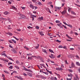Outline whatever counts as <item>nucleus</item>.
Here are the masks:
<instances>
[{
	"instance_id": "obj_1",
	"label": "nucleus",
	"mask_w": 80,
	"mask_h": 80,
	"mask_svg": "<svg viewBox=\"0 0 80 80\" xmlns=\"http://www.w3.org/2000/svg\"><path fill=\"white\" fill-rule=\"evenodd\" d=\"M15 78H17L19 80H23V79L22 78V77L20 76H15Z\"/></svg>"
},
{
	"instance_id": "obj_2",
	"label": "nucleus",
	"mask_w": 80,
	"mask_h": 80,
	"mask_svg": "<svg viewBox=\"0 0 80 80\" xmlns=\"http://www.w3.org/2000/svg\"><path fill=\"white\" fill-rule=\"evenodd\" d=\"M75 66L74 63L72 62L71 64V67H70V68H75Z\"/></svg>"
},
{
	"instance_id": "obj_3",
	"label": "nucleus",
	"mask_w": 80,
	"mask_h": 80,
	"mask_svg": "<svg viewBox=\"0 0 80 80\" xmlns=\"http://www.w3.org/2000/svg\"><path fill=\"white\" fill-rule=\"evenodd\" d=\"M66 13H67V11L65 10H64L62 12H61V13L62 15H65Z\"/></svg>"
},
{
	"instance_id": "obj_4",
	"label": "nucleus",
	"mask_w": 80,
	"mask_h": 80,
	"mask_svg": "<svg viewBox=\"0 0 80 80\" xmlns=\"http://www.w3.org/2000/svg\"><path fill=\"white\" fill-rule=\"evenodd\" d=\"M30 8H32V9H34V6L32 4H30L29 5Z\"/></svg>"
},
{
	"instance_id": "obj_5",
	"label": "nucleus",
	"mask_w": 80,
	"mask_h": 80,
	"mask_svg": "<svg viewBox=\"0 0 80 80\" xmlns=\"http://www.w3.org/2000/svg\"><path fill=\"white\" fill-rule=\"evenodd\" d=\"M28 75L29 76V77H32V73H30L29 72H28L27 73Z\"/></svg>"
},
{
	"instance_id": "obj_6",
	"label": "nucleus",
	"mask_w": 80,
	"mask_h": 80,
	"mask_svg": "<svg viewBox=\"0 0 80 80\" xmlns=\"http://www.w3.org/2000/svg\"><path fill=\"white\" fill-rule=\"evenodd\" d=\"M12 9H14L15 10H17V8L16 7H15V6H12Z\"/></svg>"
},
{
	"instance_id": "obj_7",
	"label": "nucleus",
	"mask_w": 80,
	"mask_h": 80,
	"mask_svg": "<svg viewBox=\"0 0 80 80\" xmlns=\"http://www.w3.org/2000/svg\"><path fill=\"white\" fill-rule=\"evenodd\" d=\"M20 16L21 17L23 18H25V16L22 14H20Z\"/></svg>"
},
{
	"instance_id": "obj_8",
	"label": "nucleus",
	"mask_w": 80,
	"mask_h": 80,
	"mask_svg": "<svg viewBox=\"0 0 80 80\" xmlns=\"http://www.w3.org/2000/svg\"><path fill=\"white\" fill-rule=\"evenodd\" d=\"M6 34H7V35H8L9 36H12V33L11 32H6Z\"/></svg>"
},
{
	"instance_id": "obj_9",
	"label": "nucleus",
	"mask_w": 80,
	"mask_h": 80,
	"mask_svg": "<svg viewBox=\"0 0 80 80\" xmlns=\"http://www.w3.org/2000/svg\"><path fill=\"white\" fill-rule=\"evenodd\" d=\"M42 51L43 52H44V53H46V54H47V53H48L47 52V51H46V49H42Z\"/></svg>"
},
{
	"instance_id": "obj_10",
	"label": "nucleus",
	"mask_w": 80,
	"mask_h": 80,
	"mask_svg": "<svg viewBox=\"0 0 80 80\" xmlns=\"http://www.w3.org/2000/svg\"><path fill=\"white\" fill-rule=\"evenodd\" d=\"M51 55L49 56V57L51 58H55L53 56V55L52 54H51Z\"/></svg>"
},
{
	"instance_id": "obj_11",
	"label": "nucleus",
	"mask_w": 80,
	"mask_h": 80,
	"mask_svg": "<svg viewBox=\"0 0 80 80\" xmlns=\"http://www.w3.org/2000/svg\"><path fill=\"white\" fill-rule=\"evenodd\" d=\"M71 14H72L73 15H76V13H75V12L74 11H71Z\"/></svg>"
},
{
	"instance_id": "obj_12",
	"label": "nucleus",
	"mask_w": 80,
	"mask_h": 80,
	"mask_svg": "<svg viewBox=\"0 0 80 80\" xmlns=\"http://www.w3.org/2000/svg\"><path fill=\"white\" fill-rule=\"evenodd\" d=\"M41 78H42V79H46L47 78L46 77L43 76H41Z\"/></svg>"
},
{
	"instance_id": "obj_13",
	"label": "nucleus",
	"mask_w": 80,
	"mask_h": 80,
	"mask_svg": "<svg viewBox=\"0 0 80 80\" xmlns=\"http://www.w3.org/2000/svg\"><path fill=\"white\" fill-rule=\"evenodd\" d=\"M12 52H13L14 53L16 54V53H17L16 50H15V49H13V50H12Z\"/></svg>"
},
{
	"instance_id": "obj_14",
	"label": "nucleus",
	"mask_w": 80,
	"mask_h": 80,
	"mask_svg": "<svg viewBox=\"0 0 80 80\" xmlns=\"http://www.w3.org/2000/svg\"><path fill=\"white\" fill-rule=\"evenodd\" d=\"M34 57H35V58H38V59H40V58H41L42 57H40V56H38L37 57H36V56H34Z\"/></svg>"
},
{
	"instance_id": "obj_15",
	"label": "nucleus",
	"mask_w": 80,
	"mask_h": 80,
	"mask_svg": "<svg viewBox=\"0 0 80 80\" xmlns=\"http://www.w3.org/2000/svg\"><path fill=\"white\" fill-rule=\"evenodd\" d=\"M76 63L77 65H78V66H80V63H79L78 62H76Z\"/></svg>"
},
{
	"instance_id": "obj_16",
	"label": "nucleus",
	"mask_w": 80,
	"mask_h": 80,
	"mask_svg": "<svg viewBox=\"0 0 80 80\" xmlns=\"http://www.w3.org/2000/svg\"><path fill=\"white\" fill-rule=\"evenodd\" d=\"M55 8H56V9H58V10H60V8H61L59 7H55Z\"/></svg>"
},
{
	"instance_id": "obj_17",
	"label": "nucleus",
	"mask_w": 80,
	"mask_h": 80,
	"mask_svg": "<svg viewBox=\"0 0 80 80\" xmlns=\"http://www.w3.org/2000/svg\"><path fill=\"white\" fill-rule=\"evenodd\" d=\"M1 19H2V20H3L4 21H7V19L6 18H2Z\"/></svg>"
},
{
	"instance_id": "obj_18",
	"label": "nucleus",
	"mask_w": 80,
	"mask_h": 80,
	"mask_svg": "<svg viewBox=\"0 0 80 80\" xmlns=\"http://www.w3.org/2000/svg\"><path fill=\"white\" fill-rule=\"evenodd\" d=\"M7 58H8V59H9V60H12V61H14L13 60V59H12V58H11L10 57H8Z\"/></svg>"
},
{
	"instance_id": "obj_19",
	"label": "nucleus",
	"mask_w": 80,
	"mask_h": 80,
	"mask_svg": "<svg viewBox=\"0 0 80 80\" xmlns=\"http://www.w3.org/2000/svg\"><path fill=\"white\" fill-rule=\"evenodd\" d=\"M4 14H5V15H8V12H4Z\"/></svg>"
},
{
	"instance_id": "obj_20",
	"label": "nucleus",
	"mask_w": 80,
	"mask_h": 80,
	"mask_svg": "<svg viewBox=\"0 0 80 80\" xmlns=\"http://www.w3.org/2000/svg\"><path fill=\"white\" fill-rule=\"evenodd\" d=\"M38 45L36 46L35 48H36V49H38V47H39V44H38Z\"/></svg>"
},
{
	"instance_id": "obj_21",
	"label": "nucleus",
	"mask_w": 80,
	"mask_h": 80,
	"mask_svg": "<svg viewBox=\"0 0 80 80\" xmlns=\"http://www.w3.org/2000/svg\"><path fill=\"white\" fill-rule=\"evenodd\" d=\"M16 63H17V64H18V65H20V62H19V61H16Z\"/></svg>"
},
{
	"instance_id": "obj_22",
	"label": "nucleus",
	"mask_w": 80,
	"mask_h": 80,
	"mask_svg": "<svg viewBox=\"0 0 80 80\" xmlns=\"http://www.w3.org/2000/svg\"><path fill=\"white\" fill-rule=\"evenodd\" d=\"M15 67L16 68H17V69H19L20 68H19V67H18V66H15Z\"/></svg>"
},
{
	"instance_id": "obj_23",
	"label": "nucleus",
	"mask_w": 80,
	"mask_h": 80,
	"mask_svg": "<svg viewBox=\"0 0 80 80\" xmlns=\"http://www.w3.org/2000/svg\"><path fill=\"white\" fill-rule=\"evenodd\" d=\"M49 52L51 53H54V52H53V51L51 49H49Z\"/></svg>"
},
{
	"instance_id": "obj_24",
	"label": "nucleus",
	"mask_w": 80,
	"mask_h": 80,
	"mask_svg": "<svg viewBox=\"0 0 80 80\" xmlns=\"http://www.w3.org/2000/svg\"><path fill=\"white\" fill-rule=\"evenodd\" d=\"M56 70H59V71H60V69L58 68H56Z\"/></svg>"
},
{
	"instance_id": "obj_25",
	"label": "nucleus",
	"mask_w": 80,
	"mask_h": 80,
	"mask_svg": "<svg viewBox=\"0 0 80 80\" xmlns=\"http://www.w3.org/2000/svg\"><path fill=\"white\" fill-rule=\"evenodd\" d=\"M40 60L41 62H43V58L41 57V58L40 59Z\"/></svg>"
},
{
	"instance_id": "obj_26",
	"label": "nucleus",
	"mask_w": 80,
	"mask_h": 80,
	"mask_svg": "<svg viewBox=\"0 0 80 80\" xmlns=\"http://www.w3.org/2000/svg\"><path fill=\"white\" fill-rule=\"evenodd\" d=\"M12 41L14 43H16V41L14 39H12Z\"/></svg>"
},
{
	"instance_id": "obj_27",
	"label": "nucleus",
	"mask_w": 80,
	"mask_h": 80,
	"mask_svg": "<svg viewBox=\"0 0 80 80\" xmlns=\"http://www.w3.org/2000/svg\"><path fill=\"white\" fill-rule=\"evenodd\" d=\"M24 48H25V49H26V50H28V48L26 46H24Z\"/></svg>"
},
{
	"instance_id": "obj_28",
	"label": "nucleus",
	"mask_w": 80,
	"mask_h": 80,
	"mask_svg": "<svg viewBox=\"0 0 80 80\" xmlns=\"http://www.w3.org/2000/svg\"><path fill=\"white\" fill-rule=\"evenodd\" d=\"M75 76H76V78H77V79H78V80H79V78H78V75L76 74Z\"/></svg>"
},
{
	"instance_id": "obj_29",
	"label": "nucleus",
	"mask_w": 80,
	"mask_h": 80,
	"mask_svg": "<svg viewBox=\"0 0 80 80\" xmlns=\"http://www.w3.org/2000/svg\"><path fill=\"white\" fill-rule=\"evenodd\" d=\"M39 19L41 21V20H43V17H40Z\"/></svg>"
},
{
	"instance_id": "obj_30",
	"label": "nucleus",
	"mask_w": 80,
	"mask_h": 80,
	"mask_svg": "<svg viewBox=\"0 0 80 80\" xmlns=\"http://www.w3.org/2000/svg\"><path fill=\"white\" fill-rule=\"evenodd\" d=\"M8 65L9 66H10V65H12V62H8Z\"/></svg>"
},
{
	"instance_id": "obj_31",
	"label": "nucleus",
	"mask_w": 80,
	"mask_h": 80,
	"mask_svg": "<svg viewBox=\"0 0 80 80\" xmlns=\"http://www.w3.org/2000/svg\"><path fill=\"white\" fill-rule=\"evenodd\" d=\"M60 21L58 20H56V23H60Z\"/></svg>"
},
{
	"instance_id": "obj_32",
	"label": "nucleus",
	"mask_w": 80,
	"mask_h": 80,
	"mask_svg": "<svg viewBox=\"0 0 80 80\" xmlns=\"http://www.w3.org/2000/svg\"><path fill=\"white\" fill-rule=\"evenodd\" d=\"M57 42H58V43H61V41H59L58 40H56Z\"/></svg>"
},
{
	"instance_id": "obj_33",
	"label": "nucleus",
	"mask_w": 80,
	"mask_h": 80,
	"mask_svg": "<svg viewBox=\"0 0 80 80\" xmlns=\"http://www.w3.org/2000/svg\"><path fill=\"white\" fill-rule=\"evenodd\" d=\"M4 72H5V73H7L8 74V73H9V72H8L7 71L4 70Z\"/></svg>"
},
{
	"instance_id": "obj_34",
	"label": "nucleus",
	"mask_w": 80,
	"mask_h": 80,
	"mask_svg": "<svg viewBox=\"0 0 80 80\" xmlns=\"http://www.w3.org/2000/svg\"><path fill=\"white\" fill-rule=\"evenodd\" d=\"M0 60H2V61H5V59L2 58H0Z\"/></svg>"
},
{
	"instance_id": "obj_35",
	"label": "nucleus",
	"mask_w": 80,
	"mask_h": 80,
	"mask_svg": "<svg viewBox=\"0 0 80 80\" xmlns=\"http://www.w3.org/2000/svg\"><path fill=\"white\" fill-rule=\"evenodd\" d=\"M38 4L39 5H42V3L40 2H38Z\"/></svg>"
},
{
	"instance_id": "obj_36",
	"label": "nucleus",
	"mask_w": 80,
	"mask_h": 80,
	"mask_svg": "<svg viewBox=\"0 0 80 80\" xmlns=\"http://www.w3.org/2000/svg\"><path fill=\"white\" fill-rule=\"evenodd\" d=\"M9 68L10 69H12L13 68V66H11L10 67H9Z\"/></svg>"
},
{
	"instance_id": "obj_37",
	"label": "nucleus",
	"mask_w": 80,
	"mask_h": 80,
	"mask_svg": "<svg viewBox=\"0 0 80 80\" xmlns=\"http://www.w3.org/2000/svg\"><path fill=\"white\" fill-rule=\"evenodd\" d=\"M23 75H24V76H25V77H27V74H26V73H25L24 72L23 73Z\"/></svg>"
},
{
	"instance_id": "obj_38",
	"label": "nucleus",
	"mask_w": 80,
	"mask_h": 80,
	"mask_svg": "<svg viewBox=\"0 0 80 80\" xmlns=\"http://www.w3.org/2000/svg\"><path fill=\"white\" fill-rule=\"evenodd\" d=\"M27 55H28V57H29V56H31V55H32V54L30 53L27 54Z\"/></svg>"
},
{
	"instance_id": "obj_39",
	"label": "nucleus",
	"mask_w": 80,
	"mask_h": 80,
	"mask_svg": "<svg viewBox=\"0 0 80 80\" xmlns=\"http://www.w3.org/2000/svg\"><path fill=\"white\" fill-rule=\"evenodd\" d=\"M31 16H32V17H33V18H36L37 16H35L33 15H31Z\"/></svg>"
},
{
	"instance_id": "obj_40",
	"label": "nucleus",
	"mask_w": 80,
	"mask_h": 80,
	"mask_svg": "<svg viewBox=\"0 0 80 80\" xmlns=\"http://www.w3.org/2000/svg\"><path fill=\"white\" fill-rule=\"evenodd\" d=\"M61 25H62V23L60 22L59 24H57V25H58V26H59V27H60Z\"/></svg>"
},
{
	"instance_id": "obj_41",
	"label": "nucleus",
	"mask_w": 80,
	"mask_h": 80,
	"mask_svg": "<svg viewBox=\"0 0 80 80\" xmlns=\"http://www.w3.org/2000/svg\"><path fill=\"white\" fill-rule=\"evenodd\" d=\"M13 38H15V39H16V40H18V39L17 38H16V37H14V36H13Z\"/></svg>"
},
{
	"instance_id": "obj_42",
	"label": "nucleus",
	"mask_w": 80,
	"mask_h": 80,
	"mask_svg": "<svg viewBox=\"0 0 80 80\" xmlns=\"http://www.w3.org/2000/svg\"><path fill=\"white\" fill-rule=\"evenodd\" d=\"M58 48H63V46L60 45L58 46Z\"/></svg>"
},
{
	"instance_id": "obj_43",
	"label": "nucleus",
	"mask_w": 80,
	"mask_h": 80,
	"mask_svg": "<svg viewBox=\"0 0 80 80\" xmlns=\"http://www.w3.org/2000/svg\"><path fill=\"white\" fill-rule=\"evenodd\" d=\"M9 43H13V42L11 40H9Z\"/></svg>"
},
{
	"instance_id": "obj_44",
	"label": "nucleus",
	"mask_w": 80,
	"mask_h": 80,
	"mask_svg": "<svg viewBox=\"0 0 80 80\" xmlns=\"http://www.w3.org/2000/svg\"><path fill=\"white\" fill-rule=\"evenodd\" d=\"M50 79L52 80H54V78L53 77H52Z\"/></svg>"
},
{
	"instance_id": "obj_45",
	"label": "nucleus",
	"mask_w": 80,
	"mask_h": 80,
	"mask_svg": "<svg viewBox=\"0 0 80 80\" xmlns=\"http://www.w3.org/2000/svg\"><path fill=\"white\" fill-rule=\"evenodd\" d=\"M70 77H71L70 78V80H72L71 79H72V77H73V75H72V74H70Z\"/></svg>"
},
{
	"instance_id": "obj_46",
	"label": "nucleus",
	"mask_w": 80,
	"mask_h": 80,
	"mask_svg": "<svg viewBox=\"0 0 80 80\" xmlns=\"http://www.w3.org/2000/svg\"><path fill=\"white\" fill-rule=\"evenodd\" d=\"M31 18H32V21H33V20H34V18H33V16H32Z\"/></svg>"
},
{
	"instance_id": "obj_47",
	"label": "nucleus",
	"mask_w": 80,
	"mask_h": 80,
	"mask_svg": "<svg viewBox=\"0 0 80 80\" xmlns=\"http://www.w3.org/2000/svg\"><path fill=\"white\" fill-rule=\"evenodd\" d=\"M66 36L68 37V38H70V37L68 34H66Z\"/></svg>"
},
{
	"instance_id": "obj_48",
	"label": "nucleus",
	"mask_w": 80,
	"mask_h": 80,
	"mask_svg": "<svg viewBox=\"0 0 80 80\" xmlns=\"http://www.w3.org/2000/svg\"><path fill=\"white\" fill-rule=\"evenodd\" d=\"M28 28H29V29H30V28H31V29H32V27H31L30 26H29L28 27Z\"/></svg>"
},
{
	"instance_id": "obj_49",
	"label": "nucleus",
	"mask_w": 80,
	"mask_h": 80,
	"mask_svg": "<svg viewBox=\"0 0 80 80\" xmlns=\"http://www.w3.org/2000/svg\"><path fill=\"white\" fill-rule=\"evenodd\" d=\"M36 29H38V30L39 29V27H38V26H36Z\"/></svg>"
},
{
	"instance_id": "obj_50",
	"label": "nucleus",
	"mask_w": 80,
	"mask_h": 80,
	"mask_svg": "<svg viewBox=\"0 0 80 80\" xmlns=\"http://www.w3.org/2000/svg\"><path fill=\"white\" fill-rule=\"evenodd\" d=\"M8 21H9V22H10L11 20H10V18L8 17Z\"/></svg>"
},
{
	"instance_id": "obj_51",
	"label": "nucleus",
	"mask_w": 80,
	"mask_h": 80,
	"mask_svg": "<svg viewBox=\"0 0 80 80\" xmlns=\"http://www.w3.org/2000/svg\"><path fill=\"white\" fill-rule=\"evenodd\" d=\"M60 57H61V55L60 54L57 57V58H60Z\"/></svg>"
},
{
	"instance_id": "obj_52",
	"label": "nucleus",
	"mask_w": 80,
	"mask_h": 80,
	"mask_svg": "<svg viewBox=\"0 0 80 80\" xmlns=\"http://www.w3.org/2000/svg\"><path fill=\"white\" fill-rule=\"evenodd\" d=\"M74 80H78L79 79H78L77 78H74Z\"/></svg>"
},
{
	"instance_id": "obj_53",
	"label": "nucleus",
	"mask_w": 80,
	"mask_h": 80,
	"mask_svg": "<svg viewBox=\"0 0 80 80\" xmlns=\"http://www.w3.org/2000/svg\"><path fill=\"white\" fill-rule=\"evenodd\" d=\"M17 30L19 32H20L21 31V30L20 29H18Z\"/></svg>"
},
{
	"instance_id": "obj_54",
	"label": "nucleus",
	"mask_w": 80,
	"mask_h": 80,
	"mask_svg": "<svg viewBox=\"0 0 80 80\" xmlns=\"http://www.w3.org/2000/svg\"><path fill=\"white\" fill-rule=\"evenodd\" d=\"M1 55H2V56H3L5 55V53H1Z\"/></svg>"
},
{
	"instance_id": "obj_55",
	"label": "nucleus",
	"mask_w": 80,
	"mask_h": 80,
	"mask_svg": "<svg viewBox=\"0 0 80 80\" xmlns=\"http://www.w3.org/2000/svg\"><path fill=\"white\" fill-rule=\"evenodd\" d=\"M32 2H33L34 3H36V0H32Z\"/></svg>"
},
{
	"instance_id": "obj_56",
	"label": "nucleus",
	"mask_w": 80,
	"mask_h": 80,
	"mask_svg": "<svg viewBox=\"0 0 80 80\" xmlns=\"http://www.w3.org/2000/svg\"><path fill=\"white\" fill-rule=\"evenodd\" d=\"M34 7L35 8L34 10H36V9H37V8H38V7H37L34 6Z\"/></svg>"
},
{
	"instance_id": "obj_57",
	"label": "nucleus",
	"mask_w": 80,
	"mask_h": 80,
	"mask_svg": "<svg viewBox=\"0 0 80 80\" xmlns=\"http://www.w3.org/2000/svg\"><path fill=\"white\" fill-rule=\"evenodd\" d=\"M4 62H8V61L7 60L4 59Z\"/></svg>"
},
{
	"instance_id": "obj_58",
	"label": "nucleus",
	"mask_w": 80,
	"mask_h": 80,
	"mask_svg": "<svg viewBox=\"0 0 80 80\" xmlns=\"http://www.w3.org/2000/svg\"><path fill=\"white\" fill-rule=\"evenodd\" d=\"M65 62L66 63V64H68V63L67 62V60H66L65 61Z\"/></svg>"
},
{
	"instance_id": "obj_59",
	"label": "nucleus",
	"mask_w": 80,
	"mask_h": 80,
	"mask_svg": "<svg viewBox=\"0 0 80 80\" xmlns=\"http://www.w3.org/2000/svg\"><path fill=\"white\" fill-rule=\"evenodd\" d=\"M51 62V63H55V62H54V61H50Z\"/></svg>"
},
{
	"instance_id": "obj_60",
	"label": "nucleus",
	"mask_w": 80,
	"mask_h": 80,
	"mask_svg": "<svg viewBox=\"0 0 80 80\" xmlns=\"http://www.w3.org/2000/svg\"><path fill=\"white\" fill-rule=\"evenodd\" d=\"M33 13H35V14L37 13V12L35 11H33Z\"/></svg>"
},
{
	"instance_id": "obj_61",
	"label": "nucleus",
	"mask_w": 80,
	"mask_h": 80,
	"mask_svg": "<svg viewBox=\"0 0 80 80\" xmlns=\"http://www.w3.org/2000/svg\"><path fill=\"white\" fill-rule=\"evenodd\" d=\"M13 73H17V72L16 71H13Z\"/></svg>"
},
{
	"instance_id": "obj_62",
	"label": "nucleus",
	"mask_w": 80,
	"mask_h": 80,
	"mask_svg": "<svg viewBox=\"0 0 80 80\" xmlns=\"http://www.w3.org/2000/svg\"><path fill=\"white\" fill-rule=\"evenodd\" d=\"M49 73L51 74V75H53V74L52 73V72L51 71H49Z\"/></svg>"
},
{
	"instance_id": "obj_63",
	"label": "nucleus",
	"mask_w": 80,
	"mask_h": 80,
	"mask_svg": "<svg viewBox=\"0 0 80 80\" xmlns=\"http://www.w3.org/2000/svg\"><path fill=\"white\" fill-rule=\"evenodd\" d=\"M8 3L9 4H12V2L10 1H8Z\"/></svg>"
},
{
	"instance_id": "obj_64",
	"label": "nucleus",
	"mask_w": 80,
	"mask_h": 80,
	"mask_svg": "<svg viewBox=\"0 0 80 80\" xmlns=\"http://www.w3.org/2000/svg\"><path fill=\"white\" fill-rule=\"evenodd\" d=\"M54 80H57V78L55 77L54 78Z\"/></svg>"
}]
</instances>
